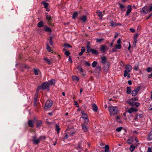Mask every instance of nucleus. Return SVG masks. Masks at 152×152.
I'll list each match as a JSON object with an SVG mask.
<instances>
[{
	"label": "nucleus",
	"instance_id": "8fccbe9b",
	"mask_svg": "<svg viewBox=\"0 0 152 152\" xmlns=\"http://www.w3.org/2000/svg\"><path fill=\"white\" fill-rule=\"evenodd\" d=\"M138 67H139V65H137L135 66H134V70H135V71H137L138 69Z\"/></svg>",
	"mask_w": 152,
	"mask_h": 152
},
{
	"label": "nucleus",
	"instance_id": "6e6d98bb",
	"mask_svg": "<svg viewBox=\"0 0 152 152\" xmlns=\"http://www.w3.org/2000/svg\"><path fill=\"white\" fill-rule=\"evenodd\" d=\"M84 120L85 123L86 124H87L89 122L88 119V118Z\"/></svg>",
	"mask_w": 152,
	"mask_h": 152
},
{
	"label": "nucleus",
	"instance_id": "58836bf2",
	"mask_svg": "<svg viewBox=\"0 0 152 152\" xmlns=\"http://www.w3.org/2000/svg\"><path fill=\"white\" fill-rule=\"evenodd\" d=\"M72 79L73 80H76L77 82L79 80V78L76 76H73L72 77Z\"/></svg>",
	"mask_w": 152,
	"mask_h": 152
},
{
	"label": "nucleus",
	"instance_id": "c85d7f7f",
	"mask_svg": "<svg viewBox=\"0 0 152 152\" xmlns=\"http://www.w3.org/2000/svg\"><path fill=\"white\" fill-rule=\"evenodd\" d=\"M56 127V130L57 131V133L58 134L59 132V131L60 130V128L59 125H57L56 124L55 125Z\"/></svg>",
	"mask_w": 152,
	"mask_h": 152
},
{
	"label": "nucleus",
	"instance_id": "20e7f679",
	"mask_svg": "<svg viewBox=\"0 0 152 152\" xmlns=\"http://www.w3.org/2000/svg\"><path fill=\"white\" fill-rule=\"evenodd\" d=\"M53 105L52 101L51 100H48L45 103L44 108L45 109H48L51 107Z\"/></svg>",
	"mask_w": 152,
	"mask_h": 152
},
{
	"label": "nucleus",
	"instance_id": "aec40b11",
	"mask_svg": "<svg viewBox=\"0 0 152 152\" xmlns=\"http://www.w3.org/2000/svg\"><path fill=\"white\" fill-rule=\"evenodd\" d=\"M86 52L87 53H89L91 52L92 49L91 48L89 44L87 45L86 46Z\"/></svg>",
	"mask_w": 152,
	"mask_h": 152
},
{
	"label": "nucleus",
	"instance_id": "3c124183",
	"mask_svg": "<svg viewBox=\"0 0 152 152\" xmlns=\"http://www.w3.org/2000/svg\"><path fill=\"white\" fill-rule=\"evenodd\" d=\"M128 72L124 70V76L125 77H126L128 75Z\"/></svg>",
	"mask_w": 152,
	"mask_h": 152
},
{
	"label": "nucleus",
	"instance_id": "69168bd1",
	"mask_svg": "<svg viewBox=\"0 0 152 152\" xmlns=\"http://www.w3.org/2000/svg\"><path fill=\"white\" fill-rule=\"evenodd\" d=\"M85 49L84 47H82L81 48V51L83 53L85 52Z\"/></svg>",
	"mask_w": 152,
	"mask_h": 152
},
{
	"label": "nucleus",
	"instance_id": "412c9836",
	"mask_svg": "<svg viewBox=\"0 0 152 152\" xmlns=\"http://www.w3.org/2000/svg\"><path fill=\"white\" fill-rule=\"evenodd\" d=\"M100 50L103 53H104L106 49V46L104 45H102L101 47L100 48Z\"/></svg>",
	"mask_w": 152,
	"mask_h": 152
},
{
	"label": "nucleus",
	"instance_id": "1a4fd4ad",
	"mask_svg": "<svg viewBox=\"0 0 152 152\" xmlns=\"http://www.w3.org/2000/svg\"><path fill=\"white\" fill-rule=\"evenodd\" d=\"M125 69H126L125 70L126 71L128 72H129L132 69V66L129 64L127 65L126 66Z\"/></svg>",
	"mask_w": 152,
	"mask_h": 152
},
{
	"label": "nucleus",
	"instance_id": "5701e85b",
	"mask_svg": "<svg viewBox=\"0 0 152 152\" xmlns=\"http://www.w3.org/2000/svg\"><path fill=\"white\" fill-rule=\"evenodd\" d=\"M42 124V121L40 120L38 121L36 125L37 127L40 128V126H41Z\"/></svg>",
	"mask_w": 152,
	"mask_h": 152
},
{
	"label": "nucleus",
	"instance_id": "2eb2a0df",
	"mask_svg": "<svg viewBox=\"0 0 152 152\" xmlns=\"http://www.w3.org/2000/svg\"><path fill=\"white\" fill-rule=\"evenodd\" d=\"M81 113L82 115L81 117L83 119H84L88 118L87 114L85 113L84 111H82L81 112Z\"/></svg>",
	"mask_w": 152,
	"mask_h": 152
},
{
	"label": "nucleus",
	"instance_id": "f3484780",
	"mask_svg": "<svg viewBox=\"0 0 152 152\" xmlns=\"http://www.w3.org/2000/svg\"><path fill=\"white\" fill-rule=\"evenodd\" d=\"M148 141L152 140V129L150 131L148 135Z\"/></svg>",
	"mask_w": 152,
	"mask_h": 152
},
{
	"label": "nucleus",
	"instance_id": "338daca9",
	"mask_svg": "<svg viewBox=\"0 0 152 152\" xmlns=\"http://www.w3.org/2000/svg\"><path fill=\"white\" fill-rule=\"evenodd\" d=\"M117 43L118 44H121V39L120 38H119L117 41Z\"/></svg>",
	"mask_w": 152,
	"mask_h": 152
},
{
	"label": "nucleus",
	"instance_id": "39448f33",
	"mask_svg": "<svg viewBox=\"0 0 152 152\" xmlns=\"http://www.w3.org/2000/svg\"><path fill=\"white\" fill-rule=\"evenodd\" d=\"M140 89V86H138L137 88L134 89L132 91V96H135L138 94L139 91Z\"/></svg>",
	"mask_w": 152,
	"mask_h": 152
},
{
	"label": "nucleus",
	"instance_id": "bb28decb",
	"mask_svg": "<svg viewBox=\"0 0 152 152\" xmlns=\"http://www.w3.org/2000/svg\"><path fill=\"white\" fill-rule=\"evenodd\" d=\"M132 91H131V87H127V90L126 91V93L128 94H130Z\"/></svg>",
	"mask_w": 152,
	"mask_h": 152
},
{
	"label": "nucleus",
	"instance_id": "ddd939ff",
	"mask_svg": "<svg viewBox=\"0 0 152 152\" xmlns=\"http://www.w3.org/2000/svg\"><path fill=\"white\" fill-rule=\"evenodd\" d=\"M34 122L32 120H29L28 121V125L29 126L33 128L34 127Z\"/></svg>",
	"mask_w": 152,
	"mask_h": 152
},
{
	"label": "nucleus",
	"instance_id": "cd10ccee",
	"mask_svg": "<svg viewBox=\"0 0 152 152\" xmlns=\"http://www.w3.org/2000/svg\"><path fill=\"white\" fill-rule=\"evenodd\" d=\"M87 18L86 16V15H83L82 16V17L80 18V20H82L83 22H85Z\"/></svg>",
	"mask_w": 152,
	"mask_h": 152
},
{
	"label": "nucleus",
	"instance_id": "dca6fc26",
	"mask_svg": "<svg viewBox=\"0 0 152 152\" xmlns=\"http://www.w3.org/2000/svg\"><path fill=\"white\" fill-rule=\"evenodd\" d=\"M92 110L95 112H96L98 110V107L96 104H93L92 105Z\"/></svg>",
	"mask_w": 152,
	"mask_h": 152
},
{
	"label": "nucleus",
	"instance_id": "c9c22d12",
	"mask_svg": "<svg viewBox=\"0 0 152 152\" xmlns=\"http://www.w3.org/2000/svg\"><path fill=\"white\" fill-rule=\"evenodd\" d=\"M110 26L113 27H115L117 25V24L115 23H114L113 21L110 22Z\"/></svg>",
	"mask_w": 152,
	"mask_h": 152
},
{
	"label": "nucleus",
	"instance_id": "a19ab883",
	"mask_svg": "<svg viewBox=\"0 0 152 152\" xmlns=\"http://www.w3.org/2000/svg\"><path fill=\"white\" fill-rule=\"evenodd\" d=\"M135 148V146L133 145H131L130 150L131 152L133 151Z\"/></svg>",
	"mask_w": 152,
	"mask_h": 152
},
{
	"label": "nucleus",
	"instance_id": "473e14b6",
	"mask_svg": "<svg viewBox=\"0 0 152 152\" xmlns=\"http://www.w3.org/2000/svg\"><path fill=\"white\" fill-rule=\"evenodd\" d=\"M46 19L48 20V21L49 23L51 22V21L52 20V19L51 18V17L50 15H46Z\"/></svg>",
	"mask_w": 152,
	"mask_h": 152
},
{
	"label": "nucleus",
	"instance_id": "603ef678",
	"mask_svg": "<svg viewBox=\"0 0 152 152\" xmlns=\"http://www.w3.org/2000/svg\"><path fill=\"white\" fill-rule=\"evenodd\" d=\"M117 49L115 47L113 48L112 50V52H116L117 51Z\"/></svg>",
	"mask_w": 152,
	"mask_h": 152
},
{
	"label": "nucleus",
	"instance_id": "e433bc0d",
	"mask_svg": "<svg viewBox=\"0 0 152 152\" xmlns=\"http://www.w3.org/2000/svg\"><path fill=\"white\" fill-rule=\"evenodd\" d=\"M96 71L98 72H99L101 71V67L100 66H98L96 68Z\"/></svg>",
	"mask_w": 152,
	"mask_h": 152
},
{
	"label": "nucleus",
	"instance_id": "f704fd0d",
	"mask_svg": "<svg viewBox=\"0 0 152 152\" xmlns=\"http://www.w3.org/2000/svg\"><path fill=\"white\" fill-rule=\"evenodd\" d=\"M77 69H78L79 72H83V69L81 67V66H78L77 68Z\"/></svg>",
	"mask_w": 152,
	"mask_h": 152
},
{
	"label": "nucleus",
	"instance_id": "2f4dec72",
	"mask_svg": "<svg viewBox=\"0 0 152 152\" xmlns=\"http://www.w3.org/2000/svg\"><path fill=\"white\" fill-rule=\"evenodd\" d=\"M91 52H92V54L94 55H98V51L93 49H92Z\"/></svg>",
	"mask_w": 152,
	"mask_h": 152
},
{
	"label": "nucleus",
	"instance_id": "680f3d73",
	"mask_svg": "<svg viewBox=\"0 0 152 152\" xmlns=\"http://www.w3.org/2000/svg\"><path fill=\"white\" fill-rule=\"evenodd\" d=\"M129 30L132 33H134V32H135V29L133 28H130Z\"/></svg>",
	"mask_w": 152,
	"mask_h": 152
},
{
	"label": "nucleus",
	"instance_id": "052dcab7",
	"mask_svg": "<svg viewBox=\"0 0 152 152\" xmlns=\"http://www.w3.org/2000/svg\"><path fill=\"white\" fill-rule=\"evenodd\" d=\"M124 65H125L124 62V61H121V66H124Z\"/></svg>",
	"mask_w": 152,
	"mask_h": 152
},
{
	"label": "nucleus",
	"instance_id": "393cba45",
	"mask_svg": "<svg viewBox=\"0 0 152 152\" xmlns=\"http://www.w3.org/2000/svg\"><path fill=\"white\" fill-rule=\"evenodd\" d=\"M104 40V38L97 39H96V42L97 43H101L103 42V41Z\"/></svg>",
	"mask_w": 152,
	"mask_h": 152
},
{
	"label": "nucleus",
	"instance_id": "4468645a",
	"mask_svg": "<svg viewBox=\"0 0 152 152\" xmlns=\"http://www.w3.org/2000/svg\"><path fill=\"white\" fill-rule=\"evenodd\" d=\"M48 84L49 86H50V85L51 86H54L55 85L56 81L54 79H52L50 80L48 82Z\"/></svg>",
	"mask_w": 152,
	"mask_h": 152
},
{
	"label": "nucleus",
	"instance_id": "6e6552de",
	"mask_svg": "<svg viewBox=\"0 0 152 152\" xmlns=\"http://www.w3.org/2000/svg\"><path fill=\"white\" fill-rule=\"evenodd\" d=\"M132 10V7L131 5H129L127 7V10L126 11V14L125 15L126 16L129 15L130 13Z\"/></svg>",
	"mask_w": 152,
	"mask_h": 152
},
{
	"label": "nucleus",
	"instance_id": "7ed1b4c3",
	"mask_svg": "<svg viewBox=\"0 0 152 152\" xmlns=\"http://www.w3.org/2000/svg\"><path fill=\"white\" fill-rule=\"evenodd\" d=\"M32 138L33 144L36 145L38 144L42 139L41 136L39 138L37 139V137L35 136H32Z\"/></svg>",
	"mask_w": 152,
	"mask_h": 152
},
{
	"label": "nucleus",
	"instance_id": "e2e57ef3",
	"mask_svg": "<svg viewBox=\"0 0 152 152\" xmlns=\"http://www.w3.org/2000/svg\"><path fill=\"white\" fill-rule=\"evenodd\" d=\"M138 97H135L134 99H131L132 100V101H133L134 100L135 101H137L138 100Z\"/></svg>",
	"mask_w": 152,
	"mask_h": 152
},
{
	"label": "nucleus",
	"instance_id": "9d476101",
	"mask_svg": "<svg viewBox=\"0 0 152 152\" xmlns=\"http://www.w3.org/2000/svg\"><path fill=\"white\" fill-rule=\"evenodd\" d=\"M38 95V94H37V93H36L34 96V106H36L37 102L38 100L37 99Z\"/></svg>",
	"mask_w": 152,
	"mask_h": 152
},
{
	"label": "nucleus",
	"instance_id": "b1692460",
	"mask_svg": "<svg viewBox=\"0 0 152 152\" xmlns=\"http://www.w3.org/2000/svg\"><path fill=\"white\" fill-rule=\"evenodd\" d=\"M37 26L39 28H41L43 26L44 23L42 21H41L37 24Z\"/></svg>",
	"mask_w": 152,
	"mask_h": 152
},
{
	"label": "nucleus",
	"instance_id": "0e129e2a",
	"mask_svg": "<svg viewBox=\"0 0 152 152\" xmlns=\"http://www.w3.org/2000/svg\"><path fill=\"white\" fill-rule=\"evenodd\" d=\"M132 141L133 140L131 139H128V143H131L132 142Z\"/></svg>",
	"mask_w": 152,
	"mask_h": 152
},
{
	"label": "nucleus",
	"instance_id": "6ab92c4d",
	"mask_svg": "<svg viewBox=\"0 0 152 152\" xmlns=\"http://www.w3.org/2000/svg\"><path fill=\"white\" fill-rule=\"evenodd\" d=\"M45 31L47 32H52V30L49 27L45 26L44 27Z\"/></svg>",
	"mask_w": 152,
	"mask_h": 152
},
{
	"label": "nucleus",
	"instance_id": "4c0bfd02",
	"mask_svg": "<svg viewBox=\"0 0 152 152\" xmlns=\"http://www.w3.org/2000/svg\"><path fill=\"white\" fill-rule=\"evenodd\" d=\"M78 12H74L72 18L74 19L75 18L77 17V16H78Z\"/></svg>",
	"mask_w": 152,
	"mask_h": 152
},
{
	"label": "nucleus",
	"instance_id": "a211bd4d",
	"mask_svg": "<svg viewBox=\"0 0 152 152\" xmlns=\"http://www.w3.org/2000/svg\"><path fill=\"white\" fill-rule=\"evenodd\" d=\"M44 60L49 65H50L51 64V60L48 59L47 57H44Z\"/></svg>",
	"mask_w": 152,
	"mask_h": 152
},
{
	"label": "nucleus",
	"instance_id": "c03bdc74",
	"mask_svg": "<svg viewBox=\"0 0 152 152\" xmlns=\"http://www.w3.org/2000/svg\"><path fill=\"white\" fill-rule=\"evenodd\" d=\"M143 113L142 112H141V113L140 114H137L136 115L138 116L140 118H142V115H143Z\"/></svg>",
	"mask_w": 152,
	"mask_h": 152
},
{
	"label": "nucleus",
	"instance_id": "0eeeda50",
	"mask_svg": "<svg viewBox=\"0 0 152 152\" xmlns=\"http://www.w3.org/2000/svg\"><path fill=\"white\" fill-rule=\"evenodd\" d=\"M101 62L103 64H104L106 63L107 60V58L106 56H102L101 57Z\"/></svg>",
	"mask_w": 152,
	"mask_h": 152
},
{
	"label": "nucleus",
	"instance_id": "49530a36",
	"mask_svg": "<svg viewBox=\"0 0 152 152\" xmlns=\"http://www.w3.org/2000/svg\"><path fill=\"white\" fill-rule=\"evenodd\" d=\"M115 47L117 49H120L121 48V44L116 45Z\"/></svg>",
	"mask_w": 152,
	"mask_h": 152
},
{
	"label": "nucleus",
	"instance_id": "c756f323",
	"mask_svg": "<svg viewBox=\"0 0 152 152\" xmlns=\"http://www.w3.org/2000/svg\"><path fill=\"white\" fill-rule=\"evenodd\" d=\"M83 130L85 132H86L88 131V129L86 125L83 124L82 126Z\"/></svg>",
	"mask_w": 152,
	"mask_h": 152
},
{
	"label": "nucleus",
	"instance_id": "de8ad7c7",
	"mask_svg": "<svg viewBox=\"0 0 152 152\" xmlns=\"http://www.w3.org/2000/svg\"><path fill=\"white\" fill-rule=\"evenodd\" d=\"M122 129V127H118L116 129V131L117 132H119L121 131Z\"/></svg>",
	"mask_w": 152,
	"mask_h": 152
},
{
	"label": "nucleus",
	"instance_id": "f8f14e48",
	"mask_svg": "<svg viewBox=\"0 0 152 152\" xmlns=\"http://www.w3.org/2000/svg\"><path fill=\"white\" fill-rule=\"evenodd\" d=\"M142 13H144L145 14H147L148 12V9L147 7H144L142 9L141 11Z\"/></svg>",
	"mask_w": 152,
	"mask_h": 152
},
{
	"label": "nucleus",
	"instance_id": "7c9ffc66",
	"mask_svg": "<svg viewBox=\"0 0 152 152\" xmlns=\"http://www.w3.org/2000/svg\"><path fill=\"white\" fill-rule=\"evenodd\" d=\"M41 4L44 5V7L45 8H47L49 5V3L45 2H42Z\"/></svg>",
	"mask_w": 152,
	"mask_h": 152
},
{
	"label": "nucleus",
	"instance_id": "864d4df0",
	"mask_svg": "<svg viewBox=\"0 0 152 152\" xmlns=\"http://www.w3.org/2000/svg\"><path fill=\"white\" fill-rule=\"evenodd\" d=\"M85 64L88 66H90V64L86 61H85Z\"/></svg>",
	"mask_w": 152,
	"mask_h": 152
},
{
	"label": "nucleus",
	"instance_id": "9b49d317",
	"mask_svg": "<svg viewBox=\"0 0 152 152\" xmlns=\"http://www.w3.org/2000/svg\"><path fill=\"white\" fill-rule=\"evenodd\" d=\"M137 110L136 108H134L132 107L129 108L128 110V113L131 114L132 112H135L137 111Z\"/></svg>",
	"mask_w": 152,
	"mask_h": 152
},
{
	"label": "nucleus",
	"instance_id": "f257e3e1",
	"mask_svg": "<svg viewBox=\"0 0 152 152\" xmlns=\"http://www.w3.org/2000/svg\"><path fill=\"white\" fill-rule=\"evenodd\" d=\"M108 108L111 115H116L118 113V108L117 106L109 107Z\"/></svg>",
	"mask_w": 152,
	"mask_h": 152
},
{
	"label": "nucleus",
	"instance_id": "5fc2aeb1",
	"mask_svg": "<svg viewBox=\"0 0 152 152\" xmlns=\"http://www.w3.org/2000/svg\"><path fill=\"white\" fill-rule=\"evenodd\" d=\"M152 71V68L151 67H149L147 68V71L148 72H150Z\"/></svg>",
	"mask_w": 152,
	"mask_h": 152
},
{
	"label": "nucleus",
	"instance_id": "774afa93",
	"mask_svg": "<svg viewBox=\"0 0 152 152\" xmlns=\"http://www.w3.org/2000/svg\"><path fill=\"white\" fill-rule=\"evenodd\" d=\"M75 104L77 107H79V105L76 101L74 102Z\"/></svg>",
	"mask_w": 152,
	"mask_h": 152
},
{
	"label": "nucleus",
	"instance_id": "4d7b16f0",
	"mask_svg": "<svg viewBox=\"0 0 152 152\" xmlns=\"http://www.w3.org/2000/svg\"><path fill=\"white\" fill-rule=\"evenodd\" d=\"M138 35H139L138 34H135L134 37V39H137V38Z\"/></svg>",
	"mask_w": 152,
	"mask_h": 152
},
{
	"label": "nucleus",
	"instance_id": "4be33fe9",
	"mask_svg": "<svg viewBox=\"0 0 152 152\" xmlns=\"http://www.w3.org/2000/svg\"><path fill=\"white\" fill-rule=\"evenodd\" d=\"M118 4L120 6V8L121 9V11L122 12L125 11V10L123 9L125 7V6L121 3H119Z\"/></svg>",
	"mask_w": 152,
	"mask_h": 152
},
{
	"label": "nucleus",
	"instance_id": "13d9d810",
	"mask_svg": "<svg viewBox=\"0 0 152 152\" xmlns=\"http://www.w3.org/2000/svg\"><path fill=\"white\" fill-rule=\"evenodd\" d=\"M65 54L67 56H69L70 54V52L68 51H66Z\"/></svg>",
	"mask_w": 152,
	"mask_h": 152
},
{
	"label": "nucleus",
	"instance_id": "f03ea898",
	"mask_svg": "<svg viewBox=\"0 0 152 152\" xmlns=\"http://www.w3.org/2000/svg\"><path fill=\"white\" fill-rule=\"evenodd\" d=\"M50 87V86H49L48 82H46L43 83L41 86H39V88H41V89L43 90L47 89L48 91H49Z\"/></svg>",
	"mask_w": 152,
	"mask_h": 152
},
{
	"label": "nucleus",
	"instance_id": "79ce46f5",
	"mask_svg": "<svg viewBox=\"0 0 152 152\" xmlns=\"http://www.w3.org/2000/svg\"><path fill=\"white\" fill-rule=\"evenodd\" d=\"M47 49L48 50V51L50 52L51 51V48L49 46V44H47Z\"/></svg>",
	"mask_w": 152,
	"mask_h": 152
},
{
	"label": "nucleus",
	"instance_id": "a18cd8bd",
	"mask_svg": "<svg viewBox=\"0 0 152 152\" xmlns=\"http://www.w3.org/2000/svg\"><path fill=\"white\" fill-rule=\"evenodd\" d=\"M49 43L50 45H53V42L52 40V38L51 37H50L49 39Z\"/></svg>",
	"mask_w": 152,
	"mask_h": 152
},
{
	"label": "nucleus",
	"instance_id": "a878e982",
	"mask_svg": "<svg viewBox=\"0 0 152 152\" xmlns=\"http://www.w3.org/2000/svg\"><path fill=\"white\" fill-rule=\"evenodd\" d=\"M96 13L99 17L100 19H101L102 18V13L99 10H97Z\"/></svg>",
	"mask_w": 152,
	"mask_h": 152
},
{
	"label": "nucleus",
	"instance_id": "09e8293b",
	"mask_svg": "<svg viewBox=\"0 0 152 152\" xmlns=\"http://www.w3.org/2000/svg\"><path fill=\"white\" fill-rule=\"evenodd\" d=\"M33 70L34 72V73L36 75H38V72L37 70L36 69H33Z\"/></svg>",
	"mask_w": 152,
	"mask_h": 152
},
{
	"label": "nucleus",
	"instance_id": "bf43d9fd",
	"mask_svg": "<svg viewBox=\"0 0 152 152\" xmlns=\"http://www.w3.org/2000/svg\"><path fill=\"white\" fill-rule=\"evenodd\" d=\"M75 133V132H69V134H70V136H72Z\"/></svg>",
	"mask_w": 152,
	"mask_h": 152
},
{
	"label": "nucleus",
	"instance_id": "ea45409f",
	"mask_svg": "<svg viewBox=\"0 0 152 152\" xmlns=\"http://www.w3.org/2000/svg\"><path fill=\"white\" fill-rule=\"evenodd\" d=\"M64 46L66 47H68L69 48H71L72 47V46L69 44L67 43H65L64 44Z\"/></svg>",
	"mask_w": 152,
	"mask_h": 152
},
{
	"label": "nucleus",
	"instance_id": "423d86ee",
	"mask_svg": "<svg viewBox=\"0 0 152 152\" xmlns=\"http://www.w3.org/2000/svg\"><path fill=\"white\" fill-rule=\"evenodd\" d=\"M127 103L130 106H133L135 105L136 107H138L140 105V104L138 102H131L129 101L127 102Z\"/></svg>",
	"mask_w": 152,
	"mask_h": 152
},
{
	"label": "nucleus",
	"instance_id": "72a5a7b5",
	"mask_svg": "<svg viewBox=\"0 0 152 152\" xmlns=\"http://www.w3.org/2000/svg\"><path fill=\"white\" fill-rule=\"evenodd\" d=\"M109 146L108 145H106L104 148H105V151L103 152H108L109 151Z\"/></svg>",
	"mask_w": 152,
	"mask_h": 152
},
{
	"label": "nucleus",
	"instance_id": "37998d69",
	"mask_svg": "<svg viewBox=\"0 0 152 152\" xmlns=\"http://www.w3.org/2000/svg\"><path fill=\"white\" fill-rule=\"evenodd\" d=\"M97 64V62L96 61H94L92 64V67H95L96 66Z\"/></svg>",
	"mask_w": 152,
	"mask_h": 152
}]
</instances>
